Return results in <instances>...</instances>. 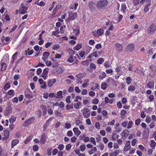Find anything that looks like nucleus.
<instances>
[{
	"label": "nucleus",
	"instance_id": "56",
	"mask_svg": "<svg viewBox=\"0 0 156 156\" xmlns=\"http://www.w3.org/2000/svg\"><path fill=\"white\" fill-rule=\"evenodd\" d=\"M151 121V117L147 116L145 119V121L147 123H149Z\"/></svg>",
	"mask_w": 156,
	"mask_h": 156
},
{
	"label": "nucleus",
	"instance_id": "47",
	"mask_svg": "<svg viewBox=\"0 0 156 156\" xmlns=\"http://www.w3.org/2000/svg\"><path fill=\"white\" fill-rule=\"evenodd\" d=\"M79 147H80V151L82 152H83L85 150V145L84 144H82Z\"/></svg>",
	"mask_w": 156,
	"mask_h": 156
},
{
	"label": "nucleus",
	"instance_id": "46",
	"mask_svg": "<svg viewBox=\"0 0 156 156\" xmlns=\"http://www.w3.org/2000/svg\"><path fill=\"white\" fill-rule=\"evenodd\" d=\"M73 108V104L72 103L70 105H67L66 106V108L67 110H69Z\"/></svg>",
	"mask_w": 156,
	"mask_h": 156
},
{
	"label": "nucleus",
	"instance_id": "45",
	"mask_svg": "<svg viewBox=\"0 0 156 156\" xmlns=\"http://www.w3.org/2000/svg\"><path fill=\"white\" fill-rule=\"evenodd\" d=\"M57 94L58 96V97H57V98H62L63 97V96L62 95V91L61 90H60L58 91L57 93Z\"/></svg>",
	"mask_w": 156,
	"mask_h": 156
},
{
	"label": "nucleus",
	"instance_id": "3",
	"mask_svg": "<svg viewBox=\"0 0 156 156\" xmlns=\"http://www.w3.org/2000/svg\"><path fill=\"white\" fill-rule=\"evenodd\" d=\"M25 97L27 99L32 98L33 97L32 92L29 89H27L24 92Z\"/></svg>",
	"mask_w": 156,
	"mask_h": 156
},
{
	"label": "nucleus",
	"instance_id": "40",
	"mask_svg": "<svg viewBox=\"0 0 156 156\" xmlns=\"http://www.w3.org/2000/svg\"><path fill=\"white\" fill-rule=\"evenodd\" d=\"M31 136H29L27 137V138L26 139L24 140V143L25 144H27L29 142H30L31 139Z\"/></svg>",
	"mask_w": 156,
	"mask_h": 156
},
{
	"label": "nucleus",
	"instance_id": "61",
	"mask_svg": "<svg viewBox=\"0 0 156 156\" xmlns=\"http://www.w3.org/2000/svg\"><path fill=\"white\" fill-rule=\"evenodd\" d=\"M75 91L77 93H79L81 92V90L79 87L76 86L75 88Z\"/></svg>",
	"mask_w": 156,
	"mask_h": 156
},
{
	"label": "nucleus",
	"instance_id": "21",
	"mask_svg": "<svg viewBox=\"0 0 156 156\" xmlns=\"http://www.w3.org/2000/svg\"><path fill=\"white\" fill-rule=\"evenodd\" d=\"M19 142V140L17 139L13 140H12L11 142L12 148L15 145L17 144Z\"/></svg>",
	"mask_w": 156,
	"mask_h": 156
},
{
	"label": "nucleus",
	"instance_id": "53",
	"mask_svg": "<svg viewBox=\"0 0 156 156\" xmlns=\"http://www.w3.org/2000/svg\"><path fill=\"white\" fill-rule=\"evenodd\" d=\"M107 87V84L105 83H102L101 85V88L102 89L105 90Z\"/></svg>",
	"mask_w": 156,
	"mask_h": 156
},
{
	"label": "nucleus",
	"instance_id": "50",
	"mask_svg": "<svg viewBox=\"0 0 156 156\" xmlns=\"http://www.w3.org/2000/svg\"><path fill=\"white\" fill-rule=\"evenodd\" d=\"M104 61V59L103 58H100L97 60V62L98 64H101Z\"/></svg>",
	"mask_w": 156,
	"mask_h": 156
},
{
	"label": "nucleus",
	"instance_id": "9",
	"mask_svg": "<svg viewBox=\"0 0 156 156\" xmlns=\"http://www.w3.org/2000/svg\"><path fill=\"white\" fill-rule=\"evenodd\" d=\"M129 135V132L127 130H125L122 132L121 135L122 138L124 140Z\"/></svg>",
	"mask_w": 156,
	"mask_h": 156
},
{
	"label": "nucleus",
	"instance_id": "15",
	"mask_svg": "<svg viewBox=\"0 0 156 156\" xmlns=\"http://www.w3.org/2000/svg\"><path fill=\"white\" fill-rule=\"evenodd\" d=\"M135 48L134 44L133 43L129 44L126 47L127 51H133Z\"/></svg>",
	"mask_w": 156,
	"mask_h": 156
},
{
	"label": "nucleus",
	"instance_id": "20",
	"mask_svg": "<svg viewBox=\"0 0 156 156\" xmlns=\"http://www.w3.org/2000/svg\"><path fill=\"white\" fill-rule=\"evenodd\" d=\"M140 2L142 4H144V2H145V5L147 6H150L151 4V0H141Z\"/></svg>",
	"mask_w": 156,
	"mask_h": 156
},
{
	"label": "nucleus",
	"instance_id": "11",
	"mask_svg": "<svg viewBox=\"0 0 156 156\" xmlns=\"http://www.w3.org/2000/svg\"><path fill=\"white\" fill-rule=\"evenodd\" d=\"M131 147L130 141L128 140L126 142L125 146L123 148V150L125 151H128L130 150Z\"/></svg>",
	"mask_w": 156,
	"mask_h": 156
},
{
	"label": "nucleus",
	"instance_id": "19",
	"mask_svg": "<svg viewBox=\"0 0 156 156\" xmlns=\"http://www.w3.org/2000/svg\"><path fill=\"white\" fill-rule=\"evenodd\" d=\"M104 33V30L102 28L99 29L96 31V33L98 36H102L103 34Z\"/></svg>",
	"mask_w": 156,
	"mask_h": 156
},
{
	"label": "nucleus",
	"instance_id": "57",
	"mask_svg": "<svg viewBox=\"0 0 156 156\" xmlns=\"http://www.w3.org/2000/svg\"><path fill=\"white\" fill-rule=\"evenodd\" d=\"M90 69H95L96 68V66L94 63H91L90 64Z\"/></svg>",
	"mask_w": 156,
	"mask_h": 156
},
{
	"label": "nucleus",
	"instance_id": "64",
	"mask_svg": "<svg viewBox=\"0 0 156 156\" xmlns=\"http://www.w3.org/2000/svg\"><path fill=\"white\" fill-rule=\"evenodd\" d=\"M95 127L98 129H100V126L99 122H97L95 123Z\"/></svg>",
	"mask_w": 156,
	"mask_h": 156
},
{
	"label": "nucleus",
	"instance_id": "42",
	"mask_svg": "<svg viewBox=\"0 0 156 156\" xmlns=\"http://www.w3.org/2000/svg\"><path fill=\"white\" fill-rule=\"evenodd\" d=\"M133 124V122L132 121H129L128 123V125L127 127V128L128 129L131 128L132 127Z\"/></svg>",
	"mask_w": 156,
	"mask_h": 156
},
{
	"label": "nucleus",
	"instance_id": "26",
	"mask_svg": "<svg viewBox=\"0 0 156 156\" xmlns=\"http://www.w3.org/2000/svg\"><path fill=\"white\" fill-rule=\"evenodd\" d=\"M1 70L2 71L5 70L6 68V64L4 62H1Z\"/></svg>",
	"mask_w": 156,
	"mask_h": 156
},
{
	"label": "nucleus",
	"instance_id": "44",
	"mask_svg": "<svg viewBox=\"0 0 156 156\" xmlns=\"http://www.w3.org/2000/svg\"><path fill=\"white\" fill-rule=\"evenodd\" d=\"M154 50L152 48L149 49L148 51V54L149 56H151L153 54Z\"/></svg>",
	"mask_w": 156,
	"mask_h": 156
},
{
	"label": "nucleus",
	"instance_id": "63",
	"mask_svg": "<svg viewBox=\"0 0 156 156\" xmlns=\"http://www.w3.org/2000/svg\"><path fill=\"white\" fill-rule=\"evenodd\" d=\"M155 126V123L154 121L152 122L149 125L151 129H153Z\"/></svg>",
	"mask_w": 156,
	"mask_h": 156
},
{
	"label": "nucleus",
	"instance_id": "58",
	"mask_svg": "<svg viewBox=\"0 0 156 156\" xmlns=\"http://www.w3.org/2000/svg\"><path fill=\"white\" fill-rule=\"evenodd\" d=\"M59 33V31H53L52 33V35L53 36H55L57 37H58L59 36L58 35V34Z\"/></svg>",
	"mask_w": 156,
	"mask_h": 156
},
{
	"label": "nucleus",
	"instance_id": "34",
	"mask_svg": "<svg viewBox=\"0 0 156 156\" xmlns=\"http://www.w3.org/2000/svg\"><path fill=\"white\" fill-rule=\"evenodd\" d=\"M140 0H133V4L134 6H135L139 5L141 3Z\"/></svg>",
	"mask_w": 156,
	"mask_h": 156
},
{
	"label": "nucleus",
	"instance_id": "36",
	"mask_svg": "<svg viewBox=\"0 0 156 156\" xmlns=\"http://www.w3.org/2000/svg\"><path fill=\"white\" fill-rule=\"evenodd\" d=\"M119 135L116 133H113L112 139L113 140H116L118 138Z\"/></svg>",
	"mask_w": 156,
	"mask_h": 156
},
{
	"label": "nucleus",
	"instance_id": "30",
	"mask_svg": "<svg viewBox=\"0 0 156 156\" xmlns=\"http://www.w3.org/2000/svg\"><path fill=\"white\" fill-rule=\"evenodd\" d=\"M9 131L8 130L6 129L3 131L4 136H5L6 138H9Z\"/></svg>",
	"mask_w": 156,
	"mask_h": 156
},
{
	"label": "nucleus",
	"instance_id": "27",
	"mask_svg": "<svg viewBox=\"0 0 156 156\" xmlns=\"http://www.w3.org/2000/svg\"><path fill=\"white\" fill-rule=\"evenodd\" d=\"M62 7V5H57L54 8L53 11V14L54 15L58 9Z\"/></svg>",
	"mask_w": 156,
	"mask_h": 156
},
{
	"label": "nucleus",
	"instance_id": "59",
	"mask_svg": "<svg viewBox=\"0 0 156 156\" xmlns=\"http://www.w3.org/2000/svg\"><path fill=\"white\" fill-rule=\"evenodd\" d=\"M141 120L140 119H138L135 120V124L136 126H138L140 123Z\"/></svg>",
	"mask_w": 156,
	"mask_h": 156
},
{
	"label": "nucleus",
	"instance_id": "18",
	"mask_svg": "<svg viewBox=\"0 0 156 156\" xmlns=\"http://www.w3.org/2000/svg\"><path fill=\"white\" fill-rule=\"evenodd\" d=\"M73 131L75 134L77 136H78L81 133V131L79 130V129L77 127H74L73 129Z\"/></svg>",
	"mask_w": 156,
	"mask_h": 156
},
{
	"label": "nucleus",
	"instance_id": "35",
	"mask_svg": "<svg viewBox=\"0 0 156 156\" xmlns=\"http://www.w3.org/2000/svg\"><path fill=\"white\" fill-rule=\"evenodd\" d=\"M156 143L154 141L152 140L151 141V144H150V147H151L153 149H154L156 146Z\"/></svg>",
	"mask_w": 156,
	"mask_h": 156
},
{
	"label": "nucleus",
	"instance_id": "37",
	"mask_svg": "<svg viewBox=\"0 0 156 156\" xmlns=\"http://www.w3.org/2000/svg\"><path fill=\"white\" fill-rule=\"evenodd\" d=\"M126 8V6L125 3L122 4L121 10L122 11L123 13H125Z\"/></svg>",
	"mask_w": 156,
	"mask_h": 156
},
{
	"label": "nucleus",
	"instance_id": "32",
	"mask_svg": "<svg viewBox=\"0 0 156 156\" xmlns=\"http://www.w3.org/2000/svg\"><path fill=\"white\" fill-rule=\"evenodd\" d=\"M106 73L104 72H102L101 73V75H100L99 76V78L100 80H102L105 78L106 76Z\"/></svg>",
	"mask_w": 156,
	"mask_h": 156
},
{
	"label": "nucleus",
	"instance_id": "2",
	"mask_svg": "<svg viewBox=\"0 0 156 156\" xmlns=\"http://www.w3.org/2000/svg\"><path fill=\"white\" fill-rule=\"evenodd\" d=\"M156 30V26L154 23H152L149 27L148 29V34L151 35L153 34Z\"/></svg>",
	"mask_w": 156,
	"mask_h": 156
},
{
	"label": "nucleus",
	"instance_id": "43",
	"mask_svg": "<svg viewBox=\"0 0 156 156\" xmlns=\"http://www.w3.org/2000/svg\"><path fill=\"white\" fill-rule=\"evenodd\" d=\"M81 105V103L80 102H78L77 103L75 104L74 105V106L75 108L78 109L79 108L80 106Z\"/></svg>",
	"mask_w": 156,
	"mask_h": 156
},
{
	"label": "nucleus",
	"instance_id": "23",
	"mask_svg": "<svg viewBox=\"0 0 156 156\" xmlns=\"http://www.w3.org/2000/svg\"><path fill=\"white\" fill-rule=\"evenodd\" d=\"M115 129L117 132H120L121 131V128L120 127V124L119 123H117L115 125Z\"/></svg>",
	"mask_w": 156,
	"mask_h": 156
},
{
	"label": "nucleus",
	"instance_id": "62",
	"mask_svg": "<svg viewBox=\"0 0 156 156\" xmlns=\"http://www.w3.org/2000/svg\"><path fill=\"white\" fill-rule=\"evenodd\" d=\"M64 146L63 144H60L58 147V148L60 150L62 151L63 150L64 148Z\"/></svg>",
	"mask_w": 156,
	"mask_h": 156
},
{
	"label": "nucleus",
	"instance_id": "28",
	"mask_svg": "<svg viewBox=\"0 0 156 156\" xmlns=\"http://www.w3.org/2000/svg\"><path fill=\"white\" fill-rule=\"evenodd\" d=\"M97 148L96 147H94L90 150L88 151V153L90 154H92L97 151Z\"/></svg>",
	"mask_w": 156,
	"mask_h": 156
},
{
	"label": "nucleus",
	"instance_id": "60",
	"mask_svg": "<svg viewBox=\"0 0 156 156\" xmlns=\"http://www.w3.org/2000/svg\"><path fill=\"white\" fill-rule=\"evenodd\" d=\"M71 145L70 144H69L66 145V149L67 151H69L71 148Z\"/></svg>",
	"mask_w": 156,
	"mask_h": 156
},
{
	"label": "nucleus",
	"instance_id": "33",
	"mask_svg": "<svg viewBox=\"0 0 156 156\" xmlns=\"http://www.w3.org/2000/svg\"><path fill=\"white\" fill-rule=\"evenodd\" d=\"M74 58L73 55H70L67 60V61L69 62L72 63L74 61Z\"/></svg>",
	"mask_w": 156,
	"mask_h": 156
},
{
	"label": "nucleus",
	"instance_id": "52",
	"mask_svg": "<svg viewBox=\"0 0 156 156\" xmlns=\"http://www.w3.org/2000/svg\"><path fill=\"white\" fill-rule=\"evenodd\" d=\"M73 33L75 35H78L80 33V29H74Z\"/></svg>",
	"mask_w": 156,
	"mask_h": 156
},
{
	"label": "nucleus",
	"instance_id": "31",
	"mask_svg": "<svg viewBox=\"0 0 156 156\" xmlns=\"http://www.w3.org/2000/svg\"><path fill=\"white\" fill-rule=\"evenodd\" d=\"M136 90V87L135 86L132 85H130L128 88V90L132 92H134Z\"/></svg>",
	"mask_w": 156,
	"mask_h": 156
},
{
	"label": "nucleus",
	"instance_id": "29",
	"mask_svg": "<svg viewBox=\"0 0 156 156\" xmlns=\"http://www.w3.org/2000/svg\"><path fill=\"white\" fill-rule=\"evenodd\" d=\"M122 67L120 66H117L115 69V71L117 73H122L121 71Z\"/></svg>",
	"mask_w": 156,
	"mask_h": 156
},
{
	"label": "nucleus",
	"instance_id": "39",
	"mask_svg": "<svg viewBox=\"0 0 156 156\" xmlns=\"http://www.w3.org/2000/svg\"><path fill=\"white\" fill-rule=\"evenodd\" d=\"M91 60H87L84 61H82L81 63L83 65H88L89 62L91 61Z\"/></svg>",
	"mask_w": 156,
	"mask_h": 156
},
{
	"label": "nucleus",
	"instance_id": "24",
	"mask_svg": "<svg viewBox=\"0 0 156 156\" xmlns=\"http://www.w3.org/2000/svg\"><path fill=\"white\" fill-rule=\"evenodd\" d=\"M82 45L81 43H78L76 46L73 47V49L75 50L78 51L82 48Z\"/></svg>",
	"mask_w": 156,
	"mask_h": 156
},
{
	"label": "nucleus",
	"instance_id": "54",
	"mask_svg": "<svg viewBox=\"0 0 156 156\" xmlns=\"http://www.w3.org/2000/svg\"><path fill=\"white\" fill-rule=\"evenodd\" d=\"M78 3H75L74 4V6H72L71 7V8L70 9H73L75 10H76V9H77V6H78Z\"/></svg>",
	"mask_w": 156,
	"mask_h": 156
},
{
	"label": "nucleus",
	"instance_id": "10",
	"mask_svg": "<svg viewBox=\"0 0 156 156\" xmlns=\"http://www.w3.org/2000/svg\"><path fill=\"white\" fill-rule=\"evenodd\" d=\"M48 68H46L43 70V72L41 75V76L44 80H46L47 79L48 77Z\"/></svg>",
	"mask_w": 156,
	"mask_h": 156
},
{
	"label": "nucleus",
	"instance_id": "13",
	"mask_svg": "<svg viewBox=\"0 0 156 156\" xmlns=\"http://www.w3.org/2000/svg\"><path fill=\"white\" fill-rule=\"evenodd\" d=\"M56 82V80L55 79H50L48 80L47 84L48 86L49 87H51L53 84Z\"/></svg>",
	"mask_w": 156,
	"mask_h": 156
},
{
	"label": "nucleus",
	"instance_id": "14",
	"mask_svg": "<svg viewBox=\"0 0 156 156\" xmlns=\"http://www.w3.org/2000/svg\"><path fill=\"white\" fill-rule=\"evenodd\" d=\"M116 50L117 52H121L122 51V46L121 44L116 43L115 45Z\"/></svg>",
	"mask_w": 156,
	"mask_h": 156
},
{
	"label": "nucleus",
	"instance_id": "41",
	"mask_svg": "<svg viewBox=\"0 0 156 156\" xmlns=\"http://www.w3.org/2000/svg\"><path fill=\"white\" fill-rule=\"evenodd\" d=\"M126 83L128 84H130L132 82V78L130 77H127L125 79Z\"/></svg>",
	"mask_w": 156,
	"mask_h": 156
},
{
	"label": "nucleus",
	"instance_id": "22",
	"mask_svg": "<svg viewBox=\"0 0 156 156\" xmlns=\"http://www.w3.org/2000/svg\"><path fill=\"white\" fill-rule=\"evenodd\" d=\"M147 86L150 89L153 88L154 86V81H151L147 83Z\"/></svg>",
	"mask_w": 156,
	"mask_h": 156
},
{
	"label": "nucleus",
	"instance_id": "1",
	"mask_svg": "<svg viewBox=\"0 0 156 156\" xmlns=\"http://www.w3.org/2000/svg\"><path fill=\"white\" fill-rule=\"evenodd\" d=\"M107 0H101L98 2L96 4L97 7L98 9H103L108 4Z\"/></svg>",
	"mask_w": 156,
	"mask_h": 156
},
{
	"label": "nucleus",
	"instance_id": "8",
	"mask_svg": "<svg viewBox=\"0 0 156 156\" xmlns=\"http://www.w3.org/2000/svg\"><path fill=\"white\" fill-rule=\"evenodd\" d=\"M47 136L45 133H43L41 136L40 140V142L41 144H44L46 142Z\"/></svg>",
	"mask_w": 156,
	"mask_h": 156
},
{
	"label": "nucleus",
	"instance_id": "51",
	"mask_svg": "<svg viewBox=\"0 0 156 156\" xmlns=\"http://www.w3.org/2000/svg\"><path fill=\"white\" fill-rule=\"evenodd\" d=\"M149 6H147L146 5H144V13H145L147 12L149 10Z\"/></svg>",
	"mask_w": 156,
	"mask_h": 156
},
{
	"label": "nucleus",
	"instance_id": "16",
	"mask_svg": "<svg viewBox=\"0 0 156 156\" xmlns=\"http://www.w3.org/2000/svg\"><path fill=\"white\" fill-rule=\"evenodd\" d=\"M50 55V53L48 52L45 51L44 52L43 54L42 59L45 62V60L48 58Z\"/></svg>",
	"mask_w": 156,
	"mask_h": 156
},
{
	"label": "nucleus",
	"instance_id": "4",
	"mask_svg": "<svg viewBox=\"0 0 156 156\" xmlns=\"http://www.w3.org/2000/svg\"><path fill=\"white\" fill-rule=\"evenodd\" d=\"M77 16V15L76 13L71 12L69 14V17L66 20V21L67 22H69L71 20H74L76 18Z\"/></svg>",
	"mask_w": 156,
	"mask_h": 156
},
{
	"label": "nucleus",
	"instance_id": "17",
	"mask_svg": "<svg viewBox=\"0 0 156 156\" xmlns=\"http://www.w3.org/2000/svg\"><path fill=\"white\" fill-rule=\"evenodd\" d=\"M95 3L92 2L90 1L88 2V6L90 9L93 10L95 9Z\"/></svg>",
	"mask_w": 156,
	"mask_h": 156
},
{
	"label": "nucleus",
	"instance_id": "48",
	"mask_svg": "<svg viewBox=\"0 0 156 156\" xmlns=\"http://www.w3.org/2000/svg\"><path fill=\"white\" fill-rule=\"evenodd\" d=\"M10 84L8 83H6L4 87V89L5 90H6L10 87Z\"/></svg>",
	"mask_w": 156,
	"mask_h": 156
},
{
	"label": "nucleus",
	"instance_id": "7",
	"mask_svg": "<svg viewBox=\"0 0 156 156\" xmlns=\"http://www.w3.org/2000/svg\"><path fill=\"white\" fill-rule=\"evenodd\" d=\"M35 120V117L34 116H32L30 118L25 121L23 123L24 126H27L32 123Z\"/></svg>",
	"mask_w": 156,
	"mask_h": 156
},
{
	"label": "nucleus",
	"instance_id": "6",
	"mask_svg": "<svg viewBox=\"0 0 156 156\" xmlns=\"http://www.w3.org/2000/svg\"><path fill=\"white\" fill-rule=\"evenodd\" d=\"M83 112V115L84 118H87L90 117V112L88 108H84L81 110Z\"/></svg>",
	"mask_w": 156,
	"mask_h": 156
},
{
	"label": "nucleus",
	"instance_id": "25",
	"mask_svg": "<svg viewBox=\"0 0 156 156\" xmlns=\"http://www.w3.org/2000/svg\"><path fill=\"white\" fill-rule=\"evenodd\" d=\"M41 108H42L43 112V115H46L47 112V110L46 106L45 105H42L41 106Z\"/></svg>",
	"mask_w": 156,
	"mask_h": 156
},
{
	"label": "nucleus",
	"instance_id": "55",
	"mask_svg": "<svg viewBox=\"0 0 156 156\" xmlns=\"http://www.w3.org/2000/svg\"><path fill=\"white\" fill-rule=\"evenodd\" d=\"M104 66L105 68H108L111 66V64L109 62L106 61L104 63Z\"/></svg>",
	"mask_w": 156,
	"mask_h": 156
},
{
	"label": "nucleus",
	"instance_id": "5",
	"mask_svg": "<svg viewBox=\"0 0 156 156\" xmlns=\"http://www.w3.org/2000/svg\"><path fill=\"white\" fill-rule=\"evenodd\" d=\"M28 9V7L25 6L23 3H22L21 4V6L20 8L19 11L20 13L23 14L27 13Z\"/></svg>",
	"mask_w": 156,
	"mask_h": 156
},
{
	"label": "nucleus",
	"instance_id": "49",
	"mask_svg": "<svg viewBox=\"0 0 156 156\" xmlns=\"http://www.w3.org/2000/svg\"><path fill=\"white\" fill-rule=\"evenodd\" d=\"M39 148L38 145L35 144L33 147V150L34 151H37L39 150Z\"/></svg>",
	"mask_w": 156,
	"mask_h": 156
},
{
	"label": "nucleus",
	"instance_id": "38",
	"mask_svg": "<svg viewBox=\"0 0 156 156\" xmlns=\"http://www.w3.org/2000/svg\"><path fill=\"white\" fill-rule=\"evenodd\" d=\"M16 117L14 115H12L11 116V118L9 119V121L10 123H13L15 121L16 119Z\"/></svg>",
	"mask_w": 156,
	"mask_h": 156
},
{
	"label": "nucleus",
	"instance_id": "12",
	"mask_svg": "<svg viewBox=\"0 0 156 156\" xmlns=\"http://www.w3.org/2000/svg\"><path fill=\"white\" fill-rule=\"evenodd\" d=\"M52 118L51 117L49 118L46 121L43 126V131H45L46 130V128L50 124L51 122L52 121Z\"/></svg>",
	"mask_w": 156,
	"mask_h": 156
}]
</instances>
